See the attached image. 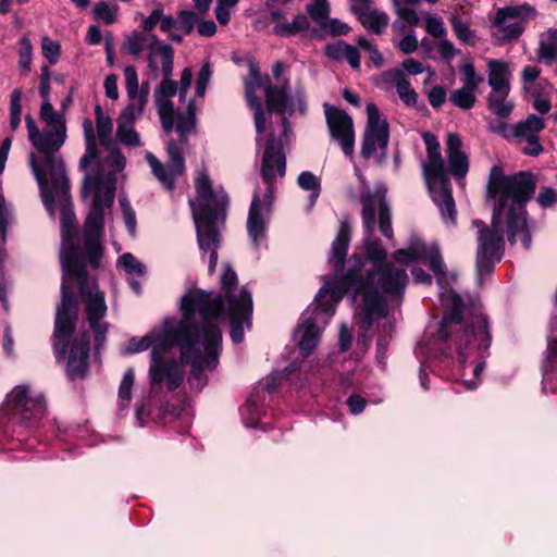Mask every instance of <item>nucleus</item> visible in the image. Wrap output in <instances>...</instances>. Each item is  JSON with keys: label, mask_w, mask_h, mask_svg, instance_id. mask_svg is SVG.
<instances>
[{"label": "nucleus", "mask_w": 557, "mask_h": 557, "mask_svg": "<svg viewBox=\"0 0 557 557\" xmlns=\"http://www.w3.org/2000/svg\"><path fill=\"white\" fill-rule=\"evenodd\" d=\"M362 221L364 226V246L368 258L373 262L371 270L363 277L352 270L342 277L329 280L317 294L319 307L332 313L345 294H350L355 307V317L363 331L371 329L376 319L387 314L389 304L400 305L408 284L405 269L386 262V251L380 239L373 238L375 216L379 228L386 238L393 237L392 216L383 196L361 195Z\"/></svg>", "instance_id": "2"}, {"label": "nucleus", "mask_w": 557, "mask_h": 557, "mask_svg": "<svg viewBox=\"0 0 557 557\" xmlns=\"http://www.w3.org/2000/svg\"><path fill=\"white\" fill-rule=\"evenodd\" d=\"M418 39L413 30H410L406 36H404L397 47L404 54L413 53L418 49Z\"/></svg>", "instance_id": "55"}, {"label": "nucleus", "mask_w": 557, "mask_h": 557, "mask_svg": "<svg viewBox=\"0 0 557 557\" xmlns=\"http://www.w3.org/2000/svg\"><path fill=\"white\" fill-rule=\"evenodd\" d=\"M135 375L133 369H127L123 375V379L120 383L119 387V397L122 403H125V406L131 400L132 387L134 385Z\"/></svg>", "instance_id": "46"}, {"label": "nucleus", "mask_w": 557, "mask_h": 557, "mask_svg": "<svg viewBox=\"0 0 557 557\" xmlns=\"http://www.w3.org/2000/svg\"><path fill=\"white\" fill-rule=\"evenodd\" d=\"M191 81H193V72L189 67H185L181 73L180 84L176 82V84H177L176 94L178 92L181 101H183L185 99V97L191 86Z\"/></svg>", "instance_id": "54"}, {"label": "nucleus", "mask_w": 557, "mask_h": 557, "mask_svg": "<svg viewBox=\"0 0 557 557\" xmlns=\"http://www.w3.org/2000/svg\"><path fill=\"white\" fill-rule=\"evenodd\" d=\"M545 128L544 120L535 114H530L524 121L512 124L511 128H508L511 139H516L522 143L527 139L535 138L539 133Z\"/></svg>", "instance_id": "25"}, {"label": "nucleus", "mask_w": 557, "mask_h": 557, "mask_svg": "<svg viewBox=\"0 0 557 557\" xmlns=\"http://www.w3.org/2000/svg\"><path fill=\"white\" fill-rule=\"evenodd\" d=\"M162 10L163 9L161 7H158L153 9L148 16L141 15V27L144 32L152 34L151 32L154 27L160 24Z\"/></svg>", "instance_id": "53"}, {"label": "nucleus", "mask_w": 557, "mask_h": 557, "mask_svg": "<svg viewBox=\"0 0 557 557\" xmlns=\"http://www.w3.org/2000/svg\"><path fill=\"white\" fill-rule=\"evenodd\" d=\"M335 310L332 313H326L323 308L319 307L317 297L314 298V315H308V311H306L301 315V323L299 324L295 338L298 343V347L304 356H309L312 350L317 347L319 343L320 332L315 325V320L319 315H324L326 319H330L334 314Z\"/></svg>", "instance_id": "16"}, {"label": "nucleus", "mask_w": 557, "mask_h": 557, "mask_svg": "<svg viewBox=\"0 0 557 557\" xmlns=\"http://www.w3.org/2000/svg\"><path fill=\"white\" fill-rule=\"evenodd\" d=\"M446 154L449 173L457 178L465 177L469 170V162L467 154L462 151V141L457 134L447 135Z\"/></svg>", "instance_id": "19"}, {"label": "nucleus", "mask_w": 557, "mask_h": 557, "mask_svg": "<svg viewBox=\"0 0 557 557\" xmlns=\"http://www.w3.org/2000/svg\"><path fill=\"white\" fill-rule=\"evenodd\" d=\"M213 70L210 61H206L197 75L196 78V95L203 97L206 95L207 86L211 79Z\"/></svg>", "instance_id": "43"}, {"label": "nucleus", "mask_w": 557, "mask_h": 557, "mask_svg": "<svg viewBox=\"0 0 557 557\" xmlns=\"http://www.w3.org/2000/svg\"><path fill=\"white\" fill-rule=\"evenodd\" d=\"M39 115L46 124L42 131L38 129L30 115L25 117L28 139L37 150V153H29L28 162L39 186L42 203L51 210L52 195L47 186V170L63 194L67 189L65 165L59 153L67 137L66 125L64 117L54 111L50 100H44Z\"/></svg>", "instance_id": "9"}, {"label": "nucleus", "mask_w": 557, "mask_h": 557, "mask_svg": "<svg viewBox=\"0 0 557 557\" xmlns=\"http://www.w3.org/2000/svg\"><path fill=\"white\" fill-rule=\"evenodd\" d=\"M125 49L133 55H139L148 50V69L154 79L162 77L161 83L154 89V102L161 126L165 133L174 128L178 133V141L166 143L168 160L162 163L152 152H146V161L153 176L162 186L172 191L175 188V180L183 176L186 171L183 148L187 144V135L196 126V108L194 100H188L185 109H174L172 97L176 95L177 84L170 77L174 66V49L168 44H161L154 34L146 32H133L125 39Z\"/></svg>", "instance_id": "5"}, {"label": "nucleus", "mask_w": 557, "mask_h": 557, "mask_svg": "<svg viewBox=\"0 0 557 557\" xmlns=\"http://www.w3.org/2000/svg\"><path fill=\"white\" fill-rule=\"evenodd\" d=\"M264 400V396L259 395V392H256L255 394L250 395L246 404L240 408L242 419L246 426H261V418L267 412L263 407Z\"/></svg>", "instance_id": "26"}, {"label": "nucleus", "mask_w": 557, "mask_h": 557, "mask_svg": "<svg viewBox=\"0 0 557 557\" xmlns=\"http://www.w3.org/2000/svg\"><path fill=\"white\" fill-rule=\"evenodd\" d=\"M374 3L362 4L356 7L351 12L360 22V24L375 35H381L385 32L389 23V16L386 12L373 8Z\"/></svg>", "instance_id": "21"}, {"label": "nucleus", "mask_w": 557, "mask_h": 557, "mask_svg": "<svg viewBox=\"0 0 557 557\" xmlns=\"http://www.w3.org/2000/svg\"><path fill=\"white\" fill-rule=\"evenodd\" d=\"M160 29L166 34L172 41H183V36L176 32L178 29L177 18H174L172 15L164 14L163 10L160 20Z\"/></svg>", "instance_id": "39"}, {"label": "nucleus", "mask_w": 557, "mask_h": 557, "mask_svg": "<svg viewBox=\"0 0 557 557\" xmlns=\"http://www.w3.org/2000/svg\"><path fill=\"white\" fill-rule=\"evenodd\" d=\"M198 21L199 17L194 11L182 10L177 13L178 29L182 30L184 35H189L198 24Z\"/></svg>", "instance_id": "42"}, {"label": "nucleus", "mask_w": 557, "mask_h": 557, "mask_svg": "<svg viewBox=\"0 0 557 557\" xmlns=\"http://www.w3.org/2000/svg\"><path fill=\"white\" fill-rule=\"evenodd\" d=\"M120 205H121V209H122V213H123V218H124V222H125L126 228H127V231H128V233L131 235H134L135 231H136V214H135V211L133 210L129 201L125 197L120 199Z\"/></svg>", "instance_id": "48"}, {"label": "nucleus", "mask_w": 557, "mask_h": 557, "mask_svg": "<svg viewBox=\"0 0 557 557\" xmlns=\"http://www.w3.org/2000/svg\"><path fill=\"white\" fill-rule=\"evenodd\" d=\"M262 86V79L257 70L251 69L250 79L245 82V96L247 103L251 110H253L255 125L257 131V145L260 146L261 135L265 131V113L262 109L261 101L256 96V89Z\"/></svg>", "instance_id": "17"}, {"label": "nucleus", "mask_w": 557, "mask_h": 557, "mask_svg": "<svg viewBox=\"0 0 557 557\" xmlns=\"http://www.w3.org/2000/svg\"><path fill=\"white\" fill-rule=\"evenodd\" d=\"M307 13L321 28L330 17L331 7L327 0H313L306 7Z\"/></svg>", "instance_id": "33"}, {"label": "nucleus", "mask_w": 557, "mask_h": 557, "mask_svg": "<svg viewBox=\"0 0 557 557\" xmlns=\"http://www.w3.org/2000/svg\"><path fill=\"white\" fill-rule=\"evenodd\" d=\"M180 309L181 319H164L161 327L140 338H131L125 349L136 354L152 345L163 349L178 348L182 363L190 367L189 384L200 392L207 384L203 372L218 367L222 351L218 320L223 312V297L213 292L190 289L182 297Z\"/></svg>", "instance_id": "4"}, {"label": "nucleus", "mask_w": 557, "mask_h": 557, "mask_svg": "<svg viewBox=\"0 0 557 557\" xmlns=\"http://www.w3.org/2000/svg\"><path fill=\"white\" fill-rule=\"evenodd\" d=\"M221 285L231 320L230 335L233 343L239 344L244 339L245 326L247 329L251 326V294L246 287L237 288V275L228 264L224 265Z\"/></svg>", "instance_id": "11"}, {"label": "nucleus", "mask_w": 557, "mask_h": 557, "mask_svg": "<svg viewBox=\"0 0 557 557\" xmlns=\"http://www.w3.org/2000/svg\"><path fill=\"white\" fill-rule=\"evenodd\" d=\"M347 406L352 414H359L364 410L367 400L360 395H351L347 399Z\"/></svg>", "instance_id": "62"}, {"label": "nucleus", "mask_w": 557, "mask_h": 557, "mask_svg": "<svg viewBox=\"0 0 557 557\" xmlns=\"http://www.w3.org/2000/svg\"><path fill=\"white\" fill-rule=\"evenodd\" d=\"M425 30L435 38H442L446 35L444 22L440 16L428 15L425 18Z\"/></svg>", "instance_id": "49"}, {"label": "nucleus", "mask_w": 557, "mask_h": 557, "mask_svg": "<svg viewBox=\"0 0 557 557\" xmlns=\"http://www.w3.org/2000/svg\"><path fill=\"white\" fill-rule=\"evenodd\" d=\"M321 29L327 32L332 36H342L349 33L350 27L347 23L338 18H330L321 26Z\"/></svg>", "instance_id": "51"}, {"label": "nucleus", "mask_w": 557, "mask_h": 557, "mask_svg": "<svg viewBox=\"0 0 557 557\" xmlns=\"http://www.w3.org/2000/svg\"><path fill=\"white\" fill-rule=\"evenodd\" d=\"M288 89L287 79L280 83V86L265 87L269 114L277 113L281 125L278 137L275 129H270L262 154L260 173L267 185L265 190L262 197L259 190H255L249 208L247 233L255 248H259L265 239L267 221L271 213L276 176L283 177L286 172L284 146L290 141L292 128L284 114H293L296 110L294 100L288 96Z\"/></svg>", "instance_id": "7"}, {"label": "nucleus", "mask_w": 557, "mask_h": 557, "mask_svg": "<svg viewBox=\"0 0 557 557\" xmlns=\"http://www.w3.org/2000/svg\"><path fill=\"white\" fill-rule=\"evenodd\" d=\"M540 57L548 61L557 59V29H549L541 41Z\"/></svg>", "instance_id": "36"}, {"label": "nucleus", "mask_w": 557, "mask_h": 557, "mask_svg": "<svg viewBox=\"0 0 557 557\" xmlns=\"http://www.w3.org/2000/svg\"><path fill=\"white\" fill-rule=\"evenodd\" d=\"M41 49L44 57L48 60V62L53 65L60 59L61 53V45L50 39L49 37H44L41 41Z\"/></svg>", "instance_id": "44"}, {"label": "nucleus", "mask_w": 557, "mask_h": 557, "mask_svg": "<svg viewBox=\"0 0 557 557\" xmlns=\"http://www.w3.org/2000/svg\"><path fill=\"white\" fill-rule=\"evenodd\" d=\"M536 200L542 207L547 208L552 206L554 202H556L557 193L555 191V189L549 187L543 188L539 193Z\"/></svg>", "instance_id": "60"}, {"label": "nucleus", "mask_w": 557, "mask_h": 557, "mask_svg": "<svg viewBox=\"0 0 557 557\" xmlns=\"http://www.w3.org/2000/svg\"><path fill=\"white\" fill-rule=\"evenodd\" d=\"M117 8L109 5L101 1L95 4L94 14L96 18L103 21L106 24H112L116 20Z\"/></svg>", "instance_id": "47"}, {"label": "nucleus", "mask_w": 557, "mask_h": 557, "mask_svg": "<svg viewBox=\"0 0 557 557\" xmlns=\"http://www.w3.org/2000/svg\"><path fill=\"white\" fill-rule=\"evenodd\" d=\"M430 194L432 195L433 200L438 206L445 222L455 225L457 212L449 184L444 186H437L434 193Z\"/></svg>", "instance_id": "28"}, {"label": "nucleus", "mask_w": 557, "mask_h": 557, "mask_svg": "<svg viewBox=\"0 0 557 557\" xmlns=\"http://www.w3.org/2000/svg\"><path fill=\"white\" fill-rule=\"evenodd\" d=\"M486 189L487 197L494 199L491 226H486L481 220L472 222L479 230L476 271L480 278L484 274H490L495 262L503 256V220L511 244L520 240L525 249L531 247L532 237L525 205L534 195L535 182L529 172L505 175L502 166L494 165L488 175Z\"/></svg>", "instance_id": "6"}, {"label": "nucleus", "mask_w": 557, "mask_h": 557, "mask_svg": "<svg viewBox=\"0 0 557 557\" xmlns=\"http://www.w3.org/2000/svg\"><path fill=\"white\" fill-rule=\"evenodd\" d=\"M403 65V71L404 73L407 72L409 75H418V74H421L423 73L424 71V66L422 64V62L416 60V59H412V58H408V59H405L401 63Z\"/></svg>", "instance_id": "63"}, {"label": "nucleus", "mask_w": 557, "mask_h": 557, "mask_svg": "<svg viewBox=\"0 0 557 557\" xmlns=\"http://www.w3.org/2000/svg\"><path fill=\"white\" fill-rule=\"evenodd\" d=\"M125 89L128 97H139L143 94V85H138V76L134 66L128 65L124 69Z\"/></svg>", "instance_id": "41"}, {"label": "nucleus", "mask_w": 557, "mask_h": 557, "mask_svg": "<svg viewBox=\"0 0 557 557\" xmlns=\"http://www.w3.org/2000/svg\"><path fill=\"white\" fill-rule=\"evenodd\" d=\"M33 57V46L26 36H23L20 39V49H18V65L25 72L28 73L30 71Z\"/></svg>", "instance_id": "40"}, {"label": "nucleus", "mask_w": 557, "mask_h": 557, "mask_svg": "<svg viewBox=\"0 0 557 557\" xmlns=\"http://www.w3.org/2000/svg\"><path fill=\"white\" fill-rule=\"evenodd\" d=\"M350 240V225L346 221H342L336 238L332 244L330 263L335 271L344 268L348 246Z\"/></svg>", "instance_id": "24"}, {"label": "nucleus", "mask_w": 557, "mask_h": 557, "mask_svg": "<svg viewBox=\"0 0 557 557\" xmlns=\"http://www.w3.org/2000/svg\"><path fill=\"white\" fill-rule=\"evenodd\" d=\"M149 374L152 384L166 381L168 389L175 391L182 384L185 371L176 360L164 361L154 347L151 351Z\"/></svg>", "instance_id": "15"}, {"label": "nucleus", "mask_w": 557, "mask_h": 557, "mask_svg": "<svg viewBox=\"0 0 557 557\" xmlns=\"http://www.w3.org/2000/svg\"><path fill=\"white\" fill-rule=\"evenodd\" d=\"M324 113L329 131L346 156H351L355 146V132L351 117L344 111L324 103Z\"/></svg>", "instance_id": "13"}, {"label": "nucleus", "mask_w": 557, "mask_h": 557, "mask_svg": "<svg viewBox=\"0 0 557 557\" xmlns=\"http://www.w3.org/2000/svg\"><path fill=\"white\" fill-rule=\"evenodd\" d=\"M389 124L382 117L374 103L367 104V124L362 137L361 156L366 159L376 156L380 161L387 156Z\"/></svg>", "instance_id": "12"}, {"label": "nucleus", "mask_w": 557, "mask_h": 557, "mask_svg": "<svg viewBox=\"0 0 557 557\" xmlns=\"http://www.w3.org/2000/svg\"><path fill=\"white\" fill-rule=\"evenodd\" d=\"M380 79L384 84H393L400 100L408 107L414 106L418 100L416 90L411 87L405 73L400 69H392L381 74Z\"/></svg>", "instance_id": "22"}, {"label": "nucleus", "mask_w": 557, "mask_h": 557, "mask_svg": "<svg viewBox=\"0 0 557 557\" xmlns=\"http://www.w3.org/2000/svg\"><path fill=\"white\" fill-rule=\"evenodd\" d=\"M297 183L304 190H309V207L312 208L320 195V180L310 171H304L298 175Z\"/></svg>", "instance_id": "32"}, {"label": "nucleus", "mask_w": 557, "mask_h": 557, "mask_svg": "<svg viewBox=\"0 0 557 557\" xmlns=\"http://www.w3.org/2000/svg\"><path fill=\"white\" fill-rule=\"evenodd\" d=\"M116 138L121 144L126 146L139 147L141 145L139 135L134 129V125L117 123Z\"/></svg>", "instance_id": "37"}, {"label": "nucleus", "mask_w": 557, "mask_h": 557, "mask_svg": "<svg viewBox=\"0 0 557 557\" xmlns=\"http://www.w3.org/2000/svg\"><path fill=\"white\" fill-rule=\"evenodd\" d=\"M393 257L401 263L429 261L431 271L438 275L440 299L446 312L440 323L435 347L422 351L426 358L421 361L419 377L421 387L428 391L426 371H433L435 361L465 370L468 362L472 364L476 357L490 348L487 319L478 297L458 295L443 284V259L435 246L428 247L419 238L411 237L408 248L396 250Z\"/></svg>", "instance_id": "3"}, {"label": "nucleus", "mask_w": 557, "mask_h": 557, "mask_svg": "<svg viewBox=\"0 0 557 557\" xmlns=\"http://www.w3.org/2000/svg\"><path fill=\"white\" fill-rule=\"evenodd\" d=\"M282 373L281 372H272L264 381V383L260 384L258 387H257V391L256 392H259V395H261V393L263 392H267L269 394L273 393L275 391V388L280 385L281 383V380H282Z\"/></svg>", "instance_id": "56"}, {"label": "nucleus", "mask_w": 557, "mask_h": 557, "mask_svg": "<svg viewBox=\"0 0 557 557\" xmlns=\"http://www.w3.org/2000/svg\"><path fill=\"white\" fill-rule=\"evenodd\" d=\"M462 74V88L470 89L473 91L478 90V87L483 82V77L476 73L473 63H466L460 67Z\"/></svg>", "instance_id": "35"}, {"label": "nucleus", "mask_w": 557, "mask_h": 557, "mask_svg": "<svg viewBox=\"0 0 557 557\" xmlns=\"http://www.w3.org/2000/svg\"><path fill=\"white\" fill-rule=\"evenodd\" d=\"M534 13L530 7H506L497 11L493 27L495 37L500 41H509L523 32V17Z\"/></svg>", "instance_id": "14"}, {"label": "nucleus", "mask_w": 557, "mask_h": 557, "mask_svg": "<svg viewBox=\"0 0 557 557\" xmlns=\"http://www.w3.org/2000/svg\"><path fill=\"white\" fill-rule=\"evenodd\" d=\"M542 391L557 393V337L553 334L548 337L547 349L542 361Z\"/></svg>", "instance_id": "18"}, {"label": "nucleus", "mask_w": 557, "mask_h": 557, "mask_svg": "<svg viewBox=\"0 0 557 557\" xmlns=\"http://www.w3.org/2000/svg\"><path fill=\"white\" fill-rule=\"evenodd\" d=\"M392 3L395 8L396 14L408 23L410 26H416L419 23V16L417 12L408 7H403L400 0H392Z\"/></svg>", "instance_id": "50"}, {"label": "nucleus", "mask_w": 557, "mask_h": 557, "mask_svg": "<svg viewBox=\"0 0 557 557\" xmlns=\"http://www.w3.org/2000/svg\"><path fill=\"white\" fill-rule=\"evenodd\" d=\"M83 133L86 151L81 158L79 168L86 171L91 164H96L95 173H87L84 177L82 196L87 197L90 191L94 198L89 213L85 221V246L94 267H98L102 258L103 248L101 238L104 227V209L111 208L115 197V173L125 168V157L112 146L108 163L113 172L104 174L99 165L97 137L94 122L90 119L83 121Z\"/></svg>", "instance_id": "8"}, {"label": "nucleus", "mask_w": 557, "mask_h": 557, "mask_svg": "<svg viewBox=\"0 0 557 557\" xmlns=\"http://www.w3.org/2000/svg\"><path fill=\"white\" fill-rule=\"evenodd\" d=\"M438 55L447 62H450L457 54L454 44L448 39H441L432 44Z\"/></svg>", "instance_id": "52"}, {"label": "nucleus", "mask_w": 557, "mask_h": 557, "mask_svg": "<svg viewBox=\"0 0 557 557\" xmlns=\"http://www.w3.org/2000/svg\"><path fill=\"white\" fill-rule=\"evenodd\" d=\"M197 32L202 37H212L216 33V24L212 20H199Z\"/></svg>", "instance_id": "64"}, {"label": "nucleus", "mask_w": 557, "mask_h": 557, "mask_svg": "<svg viewBox=\"0 0 557 557\" xmlns=\"http://www.w3.org/2000/svg\"><path fill=\"white\" fill-rule=\"evenodd\" d=\"M95 117L99 144L106 149H111L114 146L112 119L104 114L99 104L95 108Z\"/></svg>", "instance_id": "30"}, {"label": "nucleus", "mask_w": 557, "mask_h": 557, "mask_svg": "<svg viewBox=\"0 0 557 557\" xmlns=\"http://www.w3.org/2000/svg\"><path fill=\"white\" fill-rule=\"evenodd\" d=\"M484 369H485V362L484 361L478 362L473 367V370H472L473 379L472 380L462 379V385L469 391L475 389L480 383L481 374L484 371Z\"/></svg>", "instance_id": "58"}, {"label": "nucleus", "mask_w": 557, "mask_h": 557, "mask_svg": "<svg viewBox=\"0 0 557 557\" xmlns=\"http://www.w3.org/2000/svg\"><path fill=\"white\" fill-rule=\"evenodd\" d=\"M347 46L348 44L341 40L335 44H330L325 47V54L332 60H343L345 58Z\"/></svg>", "instance_id": "57"}, {"label": "nucleus", "mask_w": 557, "mask_h": 557, "mask_svg": "<svg viewBox=\"0 0 557 557\" xmlns=\"http://www.w3.org/2000/svg\"><path fill=\"white\" fill-rule=\"evenodd\" d=\"M450 24L455 35L459 40L467 45H474L473 32L470 29L469 25L466 22H463L457 15H453L450 18Z\"/></svg>", "instance_id": "38"}, {"label": "nucleus", "mask_w": 557, "mask_h": 557, "mask_svg": "<svg viewBox=\"0 0 557 557\" xmlns=\"http://www.w3.org/2000/svg\"><path fill=\"white\" fill-rule=\"evenodd\" d=\"M525 145L521 147L522 153L536 157L543 152V146L540 144L539 136L523 141Z\"/></svg>", "instance_id": "61"}, {"label": "nucleus", "mask_w": 557, "mask_h": 557, "mask_svg": "<svg viewBox=\"0 0 557 557\" xmlns=\"http://www.w3.org/2000/svg\"><path fill=\"white\" fill-rule=\"evenodd\" d=\"M238 0H216L214 14L221 25H227L231 20V9L237 4Z\"/></svg>", "instance_id": "45"}, {"label": "nucleus", "mask_w": 557, "mask_h": 557, "mask_svg": "<svg viewBox=\"0 0 557 557\" xmlns=\"http://www.w3.org/2000/svg\"><path fill=\"white\" fill-rule=\"evenodd\" d=\"M196 200L190 199L193 220L196 227L197 240L202 252L210 253L209 272L212 273L218 263L220 232L226 219L227 196L214 191L206 172H200L195 182Z\"/></svg>", "instance_id": "10"}, {"label": "nucleus", "mask_w": 557, "mask_h": 557, "mask_svg": "<svg viewBox=\"0 0 557 557\" xmlns=\"http://www.w3.org/2000/svg\"><path fill=\"white\" fill-rule=\"evenodd\" d=\"M449 101L461 110H470L476 102V91L460 87L450 94Z\"/></svg>", "instance_id": "34"}, {"label": "nucleus", "mask_w": 557, "mask_h": 557, "mask_svg": "<svg viewBox=\"0 0 557 557\" xmlns=\"http://www.w3.org/2000/svg\"><path fill=\"white\" fill-rule=\"evenodd\" d=\"M422 173L430 193H434L437 186L449 184L441 153L426 154V159L422 162Z\"/></svg>", "instance_id": "20"}, {"label": "nucleus", "mask_w": 557, "mask_h": 557, "mask_svg": "<svg viewBox=\"0 0 557 557\" xmlns=\"http://www.w3.org/2000/svg\"><path fill=\"white\" fill-rule=\"evenodd\" d=\"M117 264L125 272L132 289L139 295L141 293L140 283L136 277H141L146 274V267L131 252L121 255L117 259Z\"/></svg>", "instance_id": "27"}, {"label": "nucleus", "mask_w": 557, "mask_h": 557, "mask_svg": "<svg viewBox=\"0 0 557 557\" xmlns=\"http://www.w3.org/2000/svg\"><path fill=\"white\" fill-rule=\"evenodd\" d=\"M487 83L488 86L491 87V92L510 91L511 73L506 62L496 59H491L487 62Z\"/></svg>", "instance_id": "23"}, {"label": "nucleus", "mask_w": 557, "mask_h": 557, "mask_svg": "<svg viewBox=\"0 0 557 557\" xmlns=\"http://www.w3.org/2000/svg\"><path fill=\"white\" fill-rule=\"evenodd\" d=\"M446 90L442 86L433 87L429 95V102L433 108H440L446 101Z\"/></svg>", "instance_id": "59"}, {"label": "nucleus", "mask_w": 557, "mask_h": 557, "mask_svg": "<svg viewBox=\"0 0 557 557\" xmlns=\"http://www.w3.org/2000/svg\"><path fill=\"white\" fill-rule=\"evenodd\" d=\"M150 88L148 83H143V94L139 97H128L129 103L122 111L117 123L134 125L137 116L141 115L149 97Z\"/></svg>", "instance_id": "29"}, {"label": "nucleus", "mask_w": 557, "mask_h": 557, "mask_svg": "<svg viewBox=\"0 0 557 557\" xmlns=\"http://www.w3.org/2000/svg\"><path fill=\"white\" fill-rule=\"evenodd\" d=\"M47 186L52 195V209L49 210L44 203L50 215L54 216V199L61 203L62 215V246L60 250V261L62 267L61 301L57 307L53 349L57 360H67V375L75 380L85 375L88 369L89 343L90 338L87 332L82 333L79 338L71 342L78 320V301L72 290L74 282L78 285V290L84 304L86 320L92 333L95 334V347L99 349L106 342L108 324L103 321L107 314V304L104 294L98 285L87 276V261L94 267L87 251L74 245L72 230L74 227V213L70 203V183L63 194L53 183L52 177L47 170ZM100 262L98 263V265Z\"/></svg>", "instance_id": "1"}, {"label": "nucleus", "mask_w": 557, "mask_h": 557, "mask_svg": "<svg viewBox=\"0 0 557 557\" xmlns=\"http://www.w3.org/2000/svg\"><path fill=\"white\" fill-rule=\"evenodd\" d=\"M509 92H490L487 96V108L498 117L507 119L513 111L515 102L509 99Z\"/></svg>", "instance_id": "31"}]
</instances>
